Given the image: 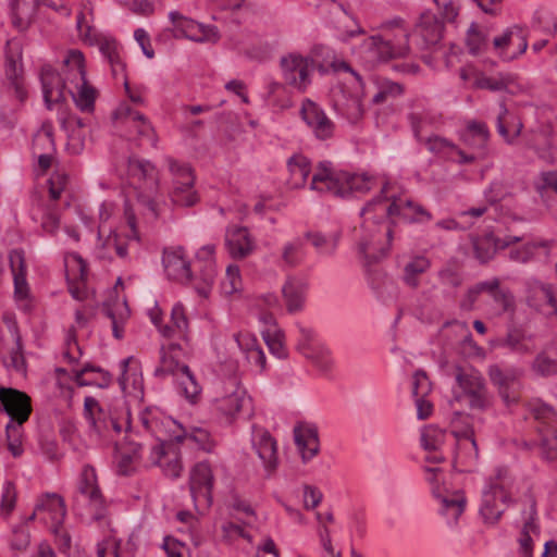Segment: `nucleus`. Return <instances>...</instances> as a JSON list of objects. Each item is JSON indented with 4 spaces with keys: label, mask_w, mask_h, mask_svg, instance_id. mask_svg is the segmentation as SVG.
I'll list each match as a JSON object with an SVG mask.
<instances>
[{
    "label": "nucleus",
    "mask_w": 557,
    "mask_h": 557,
    "mask_svg": "<svg viewBox=\"0 0 557 557\" xmlns=\"http://www.w3.org/2000/svg\"><path fill=\"white\" fill-rule=\"evenodd\" d=\"M380 191L360 210L361 234L358 240V253L364 261L368 283L374 290L384 284L385 275L371 265L387 255L392 242V228L388 221L397 219V195L389 191L391 184L384 182Z\"/></svg>",
    "instance_id": "nucleus-1"
},
{
    "label": "nucleus",
    "mask_w": 557,
    "mask_h": 557,
    "mask_svg": "<svg viewBox=\"0 0 557 557\" xmlns=\"http://www.w3.org/2000/svg\"><path fill=\"white\" fill-rule=\"evenodd\" d=\"M139 421L145 432L150 433L158 441L150 450L151 463L158 466L165 476L178 478L183 470L182 459L177 448L171 442H175V435H180L182 424L172 417L151 410L141 412Z\"/></svg>",
    "instance_id": "nucleus-2"
},
{
    "label": "nucleus",
    "mask_w": 557,
    "mask_h": 557,
    "mask_svg": "<svg viewBox=\"0 0 557 557\" xmlns=\"http://www.w3.org/2000/svg\"><path fill=\"white\" fill-rule=\"evenodd\" d=\"M383 34L373 35L359 47L360 58L370 66L409 53L408 33L399 17L382 23Z\"/></svg>",
    "instance_id": "nucleus-3"
},
{
    "label": "nucleus",
    "mask_w": 557,
    "mask_h": 557,
    "mask_svg": "<svg viewBox=\"0 0 557 557\" xmlns=\"http://www.w3.org/2000/svg\"><path fill=\"white\" fill-rule=\"evenodd\" d=\"M127 172L136 189L137 203L149 220L158 219L166 206L160 194L159 171L150 161L132 157Z\"/></svg>",
    "instance_id": "nucleus-4"
},
{
    "label": "nucleus",
    "mask_w": 557,
    "mask_h": 557,
    "mask_svg": "<svg viewBox=\"0 0 557 557\" xmlns=\"http://www.w3.org/2000/svg\"><path fill=\"white\" fill-rule=\"evenodd\" d=\"M0 410L9 417L5 425L8 449L14 458L21 457L23 447V424L32 412L30 398L23 392L11 387H0Z\"/></svg>",
    "instance_id": "nucleus-5"
},
{
    "label": "nucleus",
    "mask_w": 557,
    "mask_h": 557,
    "mask_svg": "<svg viewBox=\"0 0 557 557\" xmlns=\"http://www.w3.org/2000/svg\"><path fill=\"white\" fill-rule=\"evenodd\" d=\"M455 382L453 387L454 400L466 403L473 410L484 411L492 405V395L488 392L482 373L473 367L455 368Z\"/></svg>",
    "instance_id": "nucleus-6"
},
{
    "label": "nucleus",
    "mask_w": 557,
    "mask_h": 557,
    "mask_svg": "<svg viewBox=\"0 0 557 557\" xmlns=\"http://www.w3.org/2000/svg\"><path fill=\"white\" fill-rule=\"evenodd\" d=\"M530 414L536 422L539 441L525 443L527 447L536 446L541 457L547 462H557V412L548 404L533 399L528 405Z\"/></svg>",
    "instance_id": "nucleus-7"
},
{
    "label": "nucleus",
    "mask_w": 557,
    "mask_h": 557,
    "mask_svg": "<svg viewBox=\"0 0 557 557\" xmlns=\"http://www.w3.org/2000/svg\"><path fill=\"white\" fill-rule=\"evenodd\" d=\"M177 349L176 345H170L168 350L162 348L160 366L154 369L153 375L163 379L166 375L174 377L178 392L190 403H195L201 392V387L196 381L189 367L177 361L173 352Z\"/></svg>",
    "instance_id": "nucleus-8"
},
{
    "label": "nucleus",
    "mask_w": 557,
    "mask_h": 557,
    "mask_svg": "<svg viewBox=\"0 0 557 557\" xmlns=\"http://www.w3.org/2000/svg\"><path fill=\"white\" fill-rule=\"evenodd\" d=\"M278 67L285 85L304 94L312 84L315 61L309 54L292 51L281 55Z\"/></svg>",
    "instance_id": "nucleus-9"
},
{
    "label": "nucleus",
    "mask_w": 557,
    "mask_h": 557,
    "mask_svg": "<svg viewBox=\"0 0 557 557\" xmlns=\"http://www.w3.org/2000/svg\"><path fill=\"white\" fill-rule=\"evenodd\" d=\"M170 173L173 176V188L170 193L174 205L181 207H193L199 200L195 190V175L188 163L180 162L171 157L165 159Z\"/></svg>",
    "instance_id": "nucleus-10"
},
{
    "label": "nucleus",
    "mask_w": 557,
    "mask_h": 557,
    "mask_svg": "<svg viewBox=\"0 0 557 557\" xmlns=\"http://www.w3.org/2000/svg\"><path fill=\"white\" fill-rule=\"evenodd\" d=\"M296 349L323 374L329 373L334 364L331 350L318 338L311 327L298 326Z\"/></svg>",
    "instance_id": "nucleus-11"
},
{
    "label": "nucleus",
    "mask_w": 557,
    "mask_h": 557,
    "mask_svg": "<svg viewBox=\"0 0 557 557\" xmlns=\"http://www.w3.org/2000/svg\"><path fill=\"white\" fill-rule=\"evenodd\" d=\"M347 177V171L338 169L329 160H322L313 166L309 189L342 198L343 183Z\"/></svg>",
    "instance_id": "nucleus-12"
},
{
    "label": "nucleus",
    "mask_w": 557,
    "mask_h": 557,
    "mask_svg": "<svg viewBox=\"0 0 557 557\" xmlns=\"http://www.w3.org/2000/svg\"><path fill=\"white\" fill-rule=\"evenodd\" d=\"M169 18L173 25L174 37L186 38L195 42H215L219 40L218 28L213 25H205L178 11H171Z\"/></svg>",
    "instance_id": "nucleus-13"
},
{
    "label": "nucleus",
    "mask_w": 557,
    "mask_h": 557,
    "mask_svg": "<svg viewBox=\"0 0 557 557\" xmlns=\"http://www.w3.org/2000/svg\"><path fill=\"white\" fill-rule=\"evenodd\" d=\"M162 264L169 280L189 285L195 289L198 282L195 270L185 256L183 247H168L163 249Z\"/></svg>",
    "instance_id": "nucleus-14"
},
{
    "label": "nucleus",
    "mask_w": 557,
    "mask_h": 557,
    "mask_svg": "<svg viewBox=\"0 0 557 557\" xmlns=\"http://www.w3.org/2000/svg\"><path fill=\"white\" fill-rule=\"evenodd\" d=\"M487 374L492 384L497 388L499 396L507 405L518 400L522 375L520 369L491 364L488 366Z\"/></svg>",
    "instance_id": "nucleus-15"
},
{
    "label": "nucleus",
    "mask_w": 557,
    "mask_h": 557,
    "mask_svg": "<svg viewBox=\"0 0 557 557\" xmlns=\"http://www.w3.org/2000/svg\"><path fill=\"white\" fill-rule=\"evenodd\" d=\"M195 273L198 282L195 290L201 297H208L216 277L215 245H203L196 253Z\"/></svg>",
    "instance_id": "nucleus-16"
},
{
    "label": "nucleus",
    "mask_w": 557,
    "mask_h": 557,
    "mask_svg": "<svg viewBox=\"0 0 557 557\" xmlns=\"http://www.w3.org/2000/svg\"><path fill=\"white\" fill-rule=\"evenodd\" d=\"M299 113L317 139L327 140L333 137L335 124L317 102L309 98L304 99Z\"/></svg>",
    "instance_id": "nucleus-17"
},
{
    "label": "nucleus",
    "mask_w": 557,
    "mask_h": 557,
    "mask_svg": "<svg viewBox=\"0 0 557 557\" xmlns=\"http://www.w3.org/2000/svg\"><path fill=\"white\" fill-rule=\"evenodd\" d=\"M444 18L440 20L432 11H424L416 23L413 35L421 49H436L443 38Z\"/></svg>",
    "instance_id": "nucleus-18"
},
{
    "label": "nucleus",
    "mask_w": 557,
    "mask_h": 557,
    "mask_svg": "<svg viewBox=\"0 0 557 557\" xmlns=\"http://www.w3.org/2000/svg\"><path fill=\"white\" fill-rule=\"evenodd\" d=\"M251 444L262 461L267 476H271L277 467V445L268 430L251 425Z\"/></svg>",
    "instance_id": "nucleus-19"
},
{
    "label": "nucleus",
    "mask_w": 557,
    "mask_h": 557,
    "mask_svg": "<svg viewBox=\"0 0 557 557\" xmlns=\"http://www.w3.org/2000/svg\"><path fill=\"white\" fill-rule=\"evenodd\" d=\"M493 45L498 54L506 61H511L521 55L528 49L525 30L519 25L508 27L500 36L493 39Z\"/></svg>",
    "instance_id": "nucleus-20"
},
{
    "label": "nucleus",
    "mask_w": 557,
    "mask_h": 557,
    "mask_svg": "<svg viewBox=\"0 0 557 557\" xmlns=\"http://www.w3.org/2000/svg\"><path fill=\"white\" fill-rule=\"evenodd\" d=\"M433 497L438 504V513L447 520L449 527L457 525L458 519L463 513L467 497L463 490H432Z\"/></svg>",
    "instance_id": "nucleus-21"
},
{
    "label": "nucleus",
    "mask_w": 557,
    "mask_h": 557,
    "mask_svg": "<svg viewBox=\"0 0 557 557\" xmlns=\"http://www.w3.org/2000/svg\"><path fill=\"white\" fill-rule=\"evenodd\" d=\"M113 119L121 121L126 126L134 127L139 137L146 138L152 147H157L158 138L151 123L144 114L133 110L127 103H121L115 109Z\"/></svg>",
    "instance_id": "nucleus-22"
},
{
    "label": "nucleus",
    "mask_w": 557,
    "mask_h": 557,
    "mask_svg": "<svg viewBox=\"0 0 557 557\" xmlns=\"http://www.w3.org/2000/svg\"><path fill=\"white\" fill-rule=\"evenodd\" d=\"M83 413L88 423L90 433L98 440L109 441L111 437L109 413L103 410L95 397H85Z\"/></svg>",
    "instance_id": "nucleus-23"
},
{
    "label": "nucleus",
    "mask_w": 557,
    "mask_h": 557,
    "mask_svg": "<svg viewBox=\"0 0 557 557\" xmlns=\"http://www.w3.org/2000/svg\"><path fill=\"white\" fill-rule=\"evenodd\" d=\"M510 502L508 490H483L480 515L486 524H495Z\"/></svg>",
    "instance_id": "nucleus-24"
},
{
    "label": "nucleus",
    "mask_w": 557,
    "mask_h": 557,
    "mask_svg": "<svg viewBox=\"0 0 557 557\" xmlns=\"http://www.w3.org/2000/svg\"><path fill=\"white\" fill-rule=\"evenodd\" d=\"M225 247L233 259H245L256 249V242L245 226H231L225 233Z\"/></svg>",
    "instance_id": "nucleus-25"
},
{
    "label": "nucleus",
    "mask_w": 557,
    "mask_h": 557,
    "mask_svg": "<svg viewBox=\"0 0 557 557\" xmlns=\"http://www.w3.org/2000/svg\"><path fill=\"white\" fill-rule=\"evenodd\" d=\"M40 82L42 87V96L45 103L49 110L52 109L53 102L65 100V90L67 83L64 77L57 73L50 65H44L40 71Z\"/></svg>",
    "instance_id": "nucleus-26"
},
{
    "label": "nucleus",
    "mask_w": 557,
    "mask_h": 557,
    "mask_svg": "<svg viewBox=\"0 0 557 557\" xmlns=\"http://www.w3.org/2000/svg\"><path fill=\"white\" fill-rule=\"evenodd\" d=\"M519 242H521V238L512 235L505 236L504 238L495 237L493 234L478 237L472 242L474 257L481 263H485L493 259L497 250L506 249V247Z\"/></svg>",
    "instance_id": "nucleus-27"
},
{
    "label": "nucleus",
    "mask_w": 557,
    "mask_h": 557,
    "mask_svg": "<svg viewBox=\"0 0 557 557\" xmlns=\"http://www.w3.org/2000/svg\"><path fill=\"white\" fill-rule=\"evenodd\" d=\"M11 268L14 281V297L21 308L24 311L30 309L29 300V287L26 281V269L23 261V256L18 251H14L10 256Z\"/></svg>",
    "instance_id": "nucleus-28"
},
{
    "label": "nucleus",
    "mask_w": 557,
    "mask_h": 557,
    "mask_svg": "<svg viewBox=\"0 0 557 557\" xmlns=\"http://www.w3.org/2000/svg\"><path fill=\"white\" fill-rule=\"evenodd\" d=\"M58 121L62 129L67 133L70 139L69 145L73 152L79 153L85 145V135L82 133V128L86 126L85 120L61 108L58 112Z\"/></svg>",
    "instance_id": "nucleus-29"
},
{
    "label": "nucleus",
    "mask_w": 557,
    "mask_h": 557,
    "mask_svg": "<svg viewBox=\"0 0 557 557\" xmlns=\"http://www.w3.org/2000/svg\"><path fill=\"white\" fill-rule=\"evenodd\" d=\"M234 337L248 363L255 367L259 374L263 373L267 370V357L256 336L249 333H238Z\"/></svg>",
    "instance_id": "nucleus-30"
},
{
    "label": "nucleus",
    "mask_w": 557,
    "mask_h": 557,
    "mask_svg": "<svg viewBox=\"0 0 557 557\" xmlns=\"http://www.w3.org/2000/svg\"><path fill=\"white\" fill-rule=\"evenodd\" d=\"M294 440L304 461L312 459L319 451L318 431L311 424L300 423L294 428Z\"/></svg>",
    "instance_id": "nucleus-31"
},
{
    "label": "nucleus",
    "mask_w": 557,
    "mask_h": 557,
    "mask_svg": "<svg viewBox=\"0 0 557 557\" xmlns=\"http://www.w3.org/2000/svg\"><path fill=\"white\" fill-rule=\"evenodd\" d=\"M37 512H47L55 525H60L66 516V506L64 498L58 493H46L38 504L35 511L27 518V521L35 519Z\"/></svg>",
    "instance_id": "nucleus-32"
},
{
    "label": "nucleus",
    "mask_w": 557,
    "mask_h": 557,
    "mask_svg": "<svg viewBox=\"0 0 557 557\" xmlns=\"http://www.w3.org/2000/svg\"><path fill=\"white\" fill-rule=\"evenodd\" d=\"M75 503L86 509L87 513L96 521L106 518L108 505L101 490H78Z\"/></svg>",
    "instance_id": "nucleus-33"
},
{
    "label": "nucleus",
    "mask_w": 557,
    "mask_h": 557,
    "mask_svg": "<svg viewBox=\"0 0 557 557\" xmlns=\"http://www.w3.org/2000/svg\"><path fill=\"white\" fill-rule=\"evenodd\" d=\"M178 432L180 435H175L176 443L190 441L197 446L198 449L209 454L213 453L216 446V441L211 435L210 431L203 426L182 425V429Z\"/></svg>",
    "instance_id": "nucleus-34"
},
{
    "label": "nucleus",
    "mask_w": 557,
    "mask_h": 557,
    "mask_svg": "<svg viewBox=\"0 0 557 557\" xmlns=\"http://www.w3.org/2000/svg\"><path fill=\"white\" fill-rule=\"evenodd\" d=\"M497 346L519 355L531 354L534 350L532 336L520 327L509 329L506 335L498 339Z\"/></svg>",
    "instance_id": "nucleus-35"
},
{
    "label": "nucleus",
    "mask_w": 557,
    "mask_h": 557,
    "mask_svg": "<svg viewBox=\"0 0 557 557\" xmlns=\"http://www.w3.org/2000/svg\"><path fill=\"white\" fill-rule=\"evenodd\" d=\"M307 284L296 277H288L282 286V294L289 313L299 312L304 309Z\"/></svg>",
    "instance_id": "nucleus-36"
},
{
    "label": "nucleus",
    "mask_w": 557,
    "mask_h": 557,
    "mask_svg": "<svg viewBox=\"0 0 557 557\" xmlns=\"http://www.w3.org/2000/svg\"><path fill=\"white\" fill-rule=\"evenodd\" d=\"M347 180L343 183V196L347 198L354 193L366 194L374 188H380L384 183L379 176L369 173H349Z\"/></svg>",
    "instance_id": "nucleus-37"
},
{
    "label": "nucleus",
    "mask_w": 557,
    "mask_h": 557,
    "mask_svg": "<svg viewBox=\"0 0 557 557\" xmlns=\"http://www.w3.org/2000/svg\"><path fill=\"white\" fill-rule=\"evenodd\" d=\"M74 381L78 386H97L107 388L112 382L111 374L96 366L86 363L79 370L74 371Z\"/></svg>",
    "instance_id": "nucleus-38"
},
{
    "label": "nucleus",
    "mask_w": 557,
    "mask_h": 557,
    "mask_svg": "<svg viewBox=\"0 0 557 557\" xmlns=\"http://www.w3.org/2000/svg\"><path fill=\"white\" fill-rule=\"evenodd\" d=\"M69 86L86 81L85 59L79 50H70L61 73Z\"/></svg>",
    "instance_id": "nucleus-39"
},
{
    "label": "nucleus",
    "mask_w": 557,
    "mask_h": 557,
    "mask_svg": "<svg viewBox=\"0 0 557 557\" xmlns=\"http://www.w3.org/2000/svg\"><path fill=\"white\" fill-rule=\"evenodd\" d=\"M287 168L290 174V185L293 188L305 187L310 174L313 173L310 160L301 153H295L288 158Z\"/></svg>",
    "instance_id": "nucleus-40"
},
{
    "label": "nucleus",
    "mask_w": 557,
    "mask_h": 557,
    "mask_svg": "<svg viewBox=\"0 0 557 557\" xmlns=\"http://www.w3.org/2000/svg\"><path fill=\"white\" fill-rule=\"evenodd\" d=\"M67 92L71 95L77 109L85 113L94 112L97 90L87 82V79L69 86Z\"/></svg>",
    "instance_id": "nucleus-41"
},
{
    "label": "nucleus",
    "mask_w": 557,
    "mask_h": 557,
    "mask_svg": "<svg viewBox=\"0 0 557 557\" xmlns=\"http://www.w3.org/2000/svg\"><path fill=\"white\" fill-rule=\"evenodd\" d=\"M397 219L404 220L408 223H424L432 220V214L420 203L398 196Z\"/></svg>",
    "instance_id": "nucleus-42"
},
{
    "label": "nucleus",
    "mask_w": 557,
    "mask_h": 557,
    "mask_svg": "<svg viewBox=\"0 0 557 557\" xmlns=\"http://www.w3.org/2000/svg\"><path fill=\"white\" fill-rule=\"evenodd\" d=\"M250 404L249 397L243 388L237 387L231 394L215 400L216 410L231 419L234 418L246 405Z\"/></svg>",
    "instance_id": "nucleus-43"
},
{
    "label": "nucleus",
    "mask_w": 557,
    "mask_h": 557,
    "mask_svg": "<svg viewBox=\"0 0 557 557\" xmlns=\"http://www.w3.org/2000/svg\"><path fill=\"white\" fill-rule=\"evenodd\" d=\"M431 268L429 258L422 255H417L404 265L403 282L411 288H417L420 285V277Z\"/></svg>",
    "instance_id": "nucleus-44"
},
{
    "label": "nucleus",
    "mask_w": 557,
    "mask_h": 557,
    "mask_svg": "<svg viewBox=\"0 0 557 557\" xmlns=\"http://www.w3.org/2000/svg\"><path fill=\"white\" fill-rule=\"evenodd\" d=\"M10 7L13 26L20 32L26 30L36 11L35 1L11 0Z\"/></svg>",
    "instance_id": "nucleus-45"
},
{
    "label": "nucleus",
    "mask_w": 557,
    "mask_h": 557,
    "mask_svg": "<svg viewBox=\"0 0 557 557\" xmlns=\"http://www.w3.org/2000/svg\"><path fill=\"white\" fill-rule=\"evenodd\" d=\"M522 129V123L517 117L509 113L504 103L499 104V112L497 115V132L508 143L511 144L517 138Z\"/></svg>",
    "instance_id": "nucleus-46"
},
{
    "label": "nucleus",
    "mask_w": 557,
    "mask_h": 557,
    "mask_svg": "<svg viewBox=\"0 0 557 557\" xmlns=\"http://www.w3.org/2000/svg\"><path fill=\"white\" fill-rule=\"evenodd\" d=\"M545 248L544 243L525 242L517 246L516 244L506 247L508 249L507 258L516 263L527 264L535 260L539 251Z\"/></svg>",
    "instance_id": "nucleus-47"
},
{
    "label": "nucleus",
    "mask_w": 557,
    "mask_h": 557,
    "mask_svg": "<svg viewBox=\"0 0 557 557\" xmlns=\"http://www.w3.org/2000/svg\"><path fill=\"white\" fill-rule=\"evenodd\" d=\"M305 258L306 247L302 238L295 237L283 245L281 252L283 268H296L304 262Z\"/></svg>",
    "instance_id": "nucleus-48"
},
{
    "label": "nucleus",
    "mask_w": 557,
    "mask_h": 557,
    "mask_svg": "<svg viewBox=\"0 0 557 557\" xmlns=\"http://www.w3.org/2000/svg\"><path fill=\"white\" fill-rule=\"evenodd\" d=\"M109 423L111 428V437L109 441H113L115 443V446L119 447L120 445H123V443L120 442L119 436L124 434L123 440L127 441L131 436V420H129V411L125 406V403H123V409L121 416H117V413L114 411L109 412Z\"/></svg>",
    "instance_id": "nucleus-49"
},
{
    "label": "nucleus",
    "mask_w": 557,
    "mask_h": 557,
    "mask_svg": "<svg viewBox=\"0 0 557 557\" xmlns=\"http://www.w3.org/2000/svg\"><path fill=\"white\" fill-rule=\"evenodd\" d=\"M171 323L172 326L165 325L160 329L162 335L165 337H171L177 333L183 338H186L189 322L183 304L177 302L173 306L171 310Z\"/></svg>",
    "instance_id": "nucleus-50"
},
{
    "label": "nucleus",
    "mask_w": 557,
    "mask_h": 557,
    "mask_svg": "<svg viewBox=\"0 0 557 557\" xmlns=\"http://www.w3.org/2000/svg\"><path fill=\"white\" fill-rule=\"evenodd\" d=\"M525 286L529 292H539L542 295V298L545 300V305L541 311L545 315L552 317L557 314V300L552 285L543 283L537 278L530 277L527 280Z\"/></svg>",
    "instance_id": "nucleus-51"
},
{
    "label": "nucleus",
    "mask_w": 557,
    "mask_h": 557,
    "mask_svg": "<svg viewBox=\"0 0 557 557\" xmlns=\"http://www.w3.org/2000/svg\"><path fill=\"white\" fill-rule=\"evenodd\" d=\"M9 332L14 341V347L10 351V362L7 363V368L13 369L16 372H25L26 361L23 356V344L22 337L18 331L16 322L11 321L8 323Z\"/></svg>",
    "instance_id": "nucleus-52"
},
{
    "label": "nucleus",
    "mask_w": 557,
    "mask_h": 557,
    "mask_svg": "<svg viewBox=\"0 0 557 557\" xmlns=\"http://www.w3.org/2000/svg\"><path fill=\"white\" fill-rule=\"evenodd\" d=\"M306 238L310 239L312 246L320 256L331 257L335 253L338 247L339 233L334 232L331 234H322L318 232H307Z\"/></svg>",
    "instance_id": "nucleus-53"
},
{
    "label": "nucleus",
    "mask_w": 557,
    "mask_h": 557,
    "mask_svg": "<svg viewBox=\"0 0 557 557\" xmlns=\"http://www.w3.org/2000/svg\"><path fill=\"white\" fill-rule=\"evenodd\" d=\"M190 487H213L214 473L212 466L203 460L194 465L189 471Z\"/></svg>",
    "instance_id": "nucleus-54"
},
{
    "label": "nucleus",
    "mask_w": 557,
    "mask_h": 557,
    "mask_svg": "<svg viewBox=\"0 0 557 557\" xmlns=\"http://www.w3.org/2000/svg\"><path fill=\"white\" fill-rule=\"evenodd\" d=\"M100 53L108 61L111 66V71L113 76H117L119 74L124 73L125 64L123 63L119 46L115 40H104L100 44L99 47Z\"/></svg>",
    "instance_id": "nucleus-55"
},
{
    "label": "nucleus",
    "mask_w": 557,
    "mask_h": 557,
    "mask_svg": "<svg viewBox=\"0 0 557 557\" xmlns=\"http://www.w3.org/2000/svg\"><path fill=\"white\" fill-rule=\"evenodd\" d=\"M131 444V453H121L116 461V473L122 476H131L137 470V461L139 458L140 445L133 443Z\"/></svg>",
    "instance_id": "nucleus-56"
},
{
    "label": "nucleus",
    "mask_w": 557,
    "mask_h": 557,
    "mask_svg": "<svg viewBox=\"0 0 557 557\" xmlns=\"http://www.w3.org/2000/svg\"><path fill=\"white\" fill-rule=\"evenodd\" d=\"M422 141H424L430 152L448 160H455L454 150H456V145L453 141L437 135L429 136Z\"/></svg>",
    "instance_id": "nucleus-57"
},
{
    "label": "nucleus",
    "mask_w": 557,
    "mask_h": 557,
    "mask_svg": "<svg viewBox=\"0 0 557 557\" xmlns=\"http://www.w3.org/2000/svg\"><path fill=\"white\" fill-rule=\"evenodd\" d=\"M531 27L535 32L554 36L557 32V21L553 13L540 10L534 13Z\"/></svg>",
    "instance_id": "nucleus-58"
},
{
    "label": "nucleus",
    "mask_w": 557,
    "mask_h": 557,
    "mask_svg": "<svg viewBox=\"0 0 557 557\" xmlns=\"http://www.w3.org/2000/svg\"><path fill=\"white\" fill-rule=\"evenodd\" d=\"M462 138L469 145L483 147L488 138L486 125L476 121L470 122L463 132Z\"/></svg>",
    "instance_id": "nucleus-59"
},
{
    "label": "nucleus",
    "mask_w": 557,
    "mask_h": 557,
    "mask_svg": "<svg viewBox=\"0 0 557 557\" xmlns=\"http://www.w3.org/2000/svg\"><path fill=\"white\" fill-rule=\"evenodd\" d=\"M404 88L400 84L385 79L377 85V91L372 97L375 104L384 103L400 96Z\"/></svg>",
    "instance_id": "nucleus-60"
},
{
    "label": "nucleus",
    "mask_w": 557,
    "mask_h": 557,
    "mask_svg": "<svg viewBox=\"0 0 557 557\" xmlns=\"http://www.w3.org/2000/svg\"><path fill=\"white\" fill-rule=\"evenodd\" d=\"M116 308L120 310L119 313L111 307H107L104 309L106 315L111 320L113 336L117 339L123 337V323L127 319L129 314V310L127 308L126 302L117 304Z\"/></svg>",
    "instance_id": "nucleus-61"
},
{
    "label": "nucleus",
    "mask_w": 557,
    "mask_h": 557,
    "mask_svg": "<svg viewBox=\"0 0 557 557\" xmlns=\"http://www.w3.org/2000/svg\"><path fill=\"white\" fill-rule=\"evenodd\" d=\"M334 109L349 121H355L362 115L361 100L358 96H351L345 102L334 100Z\"/></svg>",
    "instance_id": "nucleus-62"
},
{
    "label": "nucleus",
    "mask_w": 557,
    "mask_h": 557,
    "mask_svg": "<svg viewBox=\"0 0 557 557\" xmlns=\"http://www.w3.org/2000/svg\"><path fill=\"white\" fill-rule=\"evenodd\" d=\"M444 437L445 434L441 429L434 425L425 426L421 431V446L425 450L435 451L444 443Z\"/></svg>",
    "instance_id": "nucleus-63"
},
{
    "label": "nucleus",
    "mask_w": 557,
    "mask_h": 557,
    "mask_svg": "<svg viewBox=\"0 0 557 557\" xmlns=\"http://www.w3.org/2000/svg\"><path fill=\"white\" fill-rule=\"evenodd\" d=\"M533 369L542 375L557 374V356L550 352L537 355L533 362Z\"/></svg>",
    "instance_id": "nucleus-64"
}]
</instances>
